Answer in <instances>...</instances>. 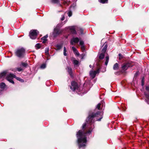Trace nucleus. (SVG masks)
I'll return each instance as SVG.
<instances>
[{
	"mask_svg": "<svg viewBox=\"0 0 149 149\" xmlns=\"http://www.w3.org/2000/svg\"><path fill=\"white\" fill-rule=\"evenodd\" d=\"M62 32V31L59 29L57 27H56L54 28V32L53 33V36L54 37H56Z\"/></svg>",
	"mask_w": 149,
	"mask_h": 149,
	"instance_id": "obj_6",
	"label": "nucleus"
},
{
	"mask_svg": "<svg viewBox=\"0 0 149 149\" xmlns=\"http://www.w3.org/2000/svg\"><path fill=\"white\" fill-rule=\"evenodd\" d=\"M76 6V4L75 3H74L73 4H72V5L71 6V7H73L74 8Z\"/></svg>",
	"mask_w": 149,
	"mask_h": 149,
	"instance_id": "obj_34",
	"label": "nucleus"
},
{
	"mask_svg": "<svg viewBox=\"0 0 149 149\" xmlns=\"http://www.w3.org/2000/svg\"><path fill=\"white\" fill-rule=\"evenodd\" d=\"M14 78H15L18 80H19L22 82L24 81V80L23 79L18 77H17L15 75L11 73L7 75L6 76V79L9 82L12 83L13 84H14V82L13 80V79Z\"/></svg>",
	"mask_w": 149,
	"mask_h": 149,
	"instance_id": "obj_2",
	"label": "nucleus"
},
{
	"mask_svg": "<svg viewBox=\"0 0 149 149\" xmlns=\"http://www.w3.org/2000/svg\"><path fill=\"white\" fill-rule=\"evenodd\" d=\"M62 45L57 44L56 45V47L57 50H59L62 48Z\"/></svg>",
	"mask_w": 149,
	"mask_h": 149,
	"instance_id": "obj_20",
	"label": "nucleus"
},
{
	"mask_svg": "<svg viewBox=\"0 0 149 149\" xmlns=\"http://www.w3.org/2000/svg\"><path fill=\"white\" fill-rule=\"evenodd\" d=\"M72 49L74 53L77 56H79V53L78 51L75 47H72Z\"/></svg>",
	"mask_w": 149,
	"mask_h": 149,
	"instance_id": "obj_13",
	"label": "nucleus"
},
{
	"mask_svg": "<svg viewBox=\"0 0 149 149\" xmlns=\"http://www.w3.org/2000/svg\"><path fill=\"white\" fill-rule=\"evenodd\" d=\"M107 47V45H104L102 50V52L105 53L106 51Z\"/></svg>",
	"mask_w": 149,
	"mask_h": 149,
	"instance_id": "obj_16",
	"label": "nucleus"
},
{
	"mask_svg": "<svg viewBox=\"0 0 149 149\" xmlns=\"http://www.w3.org/2000/svg\"><path fill=\"white\" fill-rule=\"evenodd\" d=\"M38 33V31L37 30H31L29 34L30 38L33 39H36Z\"/></svg>",
	"mask_w": 149,
	"mask_h": 149,
	"instance_id": "obj_4",
	"label": "nucleus"
},
{
	"mask_svg": "<svg viewBox=\"0 0 149 149\" xmlns=\"http://www.w3.org/2000/svg\"><path fill=\"white\" fill-rule=\"evenodd\" d=\"M49 49L48 48H46L45 50V52L46 55H49Z\"/></svg>",
	"mask_w": 149,
	"mask_h": 149,
	"instance_id": "obj_22",
	"label": "nucleus"
},
{
	"mask_svg": "<svg viewBox=\"0 0 149 149\" xmlns=\"http://www.w3.org/2000/svg\"><path fill=\"white\" fill-rule=\"evenodd\" d=\"M89 67L91 68L92 67V65H89Z\"/></svg>",
	"mask_w": 149,
	"mask_h": 149,
	"instance_id": "obj_39",
	"label": "nucleus"
},
{
	"mask_svg": "<svg viewBox=\"0 0 149 149\" xmlns=\"http://www.w3.org/2000/svg\"><path fill=\"white\" fill-rule=\"evenodd\" d=\"M73 63L74 65H78L79 63V61L77 60H73Z\"/></svg>",
	"mask_w": 149,
	"mask_h": 149,
	"instance_id": "obj_23",
	"label": "nucleus"
},
{
	"mask_svg": "<svg viewBox=\"0 0 149 149\" xmlns=\"http://www.w3.org/2000/svg\"><path fill=\"white\" fill-rule=\"evenodd\" d=\"M146 100V102H147V103H148V104H149V102L148 101H147V100Z\"/></svg>",
	"mask_w": 149,
	"mask_h": 149,
	"instance_id": "obj_38",
	"label": "nucleus"
},
{
	"mask_svg": "<svg viewBox=\"0 0 149 149\" xmlns=\"http://www.w3.org/2000/svg\"><path fill=\"white\" fill-rule=\"evenodd\" d=\"M80 30L81 31V34H83V32H82V29H80Z\"/></svg>",
	"mask_w": 149,
	"mask_h": 149,
	"instance_id": "obj_37",
	"label": "nucleus"
},
{
	"mask_svg": "<svg viewBox=\"0 0 149 149\" xmlns=\"http://www.w3.org/2000/svg\"><path fill=\"white\" fill-rule=\"evenodd\" d=\"M99 72V70L94 71L91 70L89 73L90 75L92 78H93L95 77L96 74L98 73Z\"/></svg>",
	"mask_w": 149,
	"mask_h": 149,
	"instance_id": "obj_7",
	"label": "nucleus"
},
{
	"mask_svg": "<svg viewBox=\"0 0 149 149\" xmlns=\"http://www.w3.org/2000/svg\"><path fill=\"white\" fill-rule=\"evenodd\" d=\"M15 54L19 58L23 57L25 54V50L23 48L17 49L15 52Z\"/></svg>",
	"mask_w": 149,
	"mask_h": 149,
	"instance_id": "obj_3",
	"label": "nucleus"
},
{
	"mask_svg": "<svg viewBox=\"0 0 149 149\" xmlns=\"http://www.w3.org/2000/svg\"><path fill=\"white\" fill-rule=\"evenodd\" d=\"M66 49L65 47H64V50H63V54L64 56H66L67 55V54L66 53Z\"/></svg>",
	"mask_w": 149,
	"mask_h": 149,
	"instance_id": "obj_27",
	"label": "nucleus"
},
{
	"mask_svg": "<svg viewBox=\"0 0 149 149\" xmlns=\"http://www.w3.org/2000/svg\"><path fill=\"white\" fill-rule=\"evenodd\" d=\"M103 115V112L100 111L93 113L89 115L87 120L88 121L82 126L83 129L86 127L88 128V130L86 133H85L82 130H80L77 133L78 143L79 148L84 147L86 146L87 140L85 136L86 134H90L94 128L93 124L94 122V119H96L97 121H100L102 118Z\"/></svg>",
	"mask_w": 149,
	"mask_h": 149,
	"instance_id": "obj_1",
	"label": "nucleus"
},
{
	"mask_svg": "<svg viewBox=\"0 0 149 149\" xmlns=\"http://www.w3.org/2000/svg\"><path fill=\"white\" fill-rule=\"evenodd\" d=\"M35 47L37 49L40 48L41 47L40 44V43H37L35 45Z\"/></svg>",
	"mask_w": 149,
	"mask_h": 149,
	"instance_id": "obj_25",
	"label": "nucleus"
},
{
	"mask_svg": "<svg viewBox=\"0 0 149 149\" xmlns=\"http://www.w3.org/2000/svg\"><path fill=\"white\" fill-rule=\"evenodd\" d=\"M103 102V101H102L100 103H99L96 106V108H97L98 110H100V107L101 105H102V103Z\"/></svg>",
	"mask_w": 149,
	"mask_h": 149,
	"instance_id": "obj_19",
	"label": "nucleus"
},
{
	"mask_svg": "<svg viewBox=\"0 0 149 149\" xmlns=\"http://www.w3.org/2000/svg\"><path fill=\"white\" fill-rule=\"evenodd\" d=\"M46 65L45 64H42L40 66V68L42 69H44L46 68Z\"/></svg>",
	"mask_w": 149,
	"mask_h": 149,
	"instance_id": "obj_28",
	"label": "nucleus"
},
{
	"mask_svg": "<svg viewBox=\"0 0 149 149\" xmlns=\"http://www.w3.org/2000/svg\"><path fill=\"white\" fill-rule=\"evenodd\" d=\"M72 13L71 11H69L68 13V16L70 17L72 16Z\"/></svg>",
	"mask_w": 149,
	"mask_h": 149,
	"instance_id": "obj_32",
	"label": "nucleus"
},
{
	"mask_svg": "<svg viewBox=\"0 0 149 149\" xmlns=\"http://www.w3.org/2000/svg\"><path fill=\"white\" fill-rule=\"evenodd\" d=\"M144 81V79L143 78H142V86L143 85H144V84H143Z\"/></svg>",
	"mask_w": 149,
	"mask_h": 149,
	"instance_id": "obj_36",
	"label": "nucleus"
},
{
	"mask_svg": "<svg viewBox=\"0 0 149 149\" xmlns=\"http://www.w3.org/2000/svg\"><path fill=\"white\" fill-rule=\"evenodd\" d=\"M131 66V65L129 63H125L122 65V68L123 70H127L128 68Z\"/></svg>",
	"mask_w": 149,
	"mask_h": 149,
	"instance_id": "obj_9",
	"label": "nucleus"
},
{
	"mask_svg": "<svg viewBox=\"0 0 149 149\" xmlns=\"http://www.w3.org/2000/svg\"><path fill=\"white\" fill-rule=\"evenodd\" d=\"M109 61V56H107L106 57V61L105 62V65H107Z\"/></svg>",
	"mask_w": 149,
	"mask_h": 149,
	"instance_id": "obj_21",
	"label": "nucleus"
},
{
	"mask_svg": "<svg viewBox=\"0 0 149 149\" xmlns=\"http://www.w3.org/2000/svg\"><path fill=\"white\" fill-rule=\"evenodd\" d=\"M1 94L2 93H1V92H0V95H1Z\"/></svg>",
	"mask_w": 149,
	"mask_h": 149,
	"instance_id": "obj_40",
	"label": "nucleus"
},
{
	"mask_svg": "<svg viewBox=\"0 0 149 149\" xmlns=\"http://www.w3.org/2000/svg\"><path fill=\"white\" fill-rule=\"evenodd\" d=\"M108 0H99V1L101 3H107Z\"/></svg>",
	"mask_w": 149,
	"mask_h": 149,
	"instance_id": "obj_24",
	"label": "nucleus"
},
{
	"mask_svg": "<svg viewBox=\"0 0 149 149\" xmlns=\"http://www.w3.org/2000/svg\"><path fill=\"white\" fill-rule=\"evenodd\" d=\"M66 69L67 70L68 72L69 73L70 76L72 77L73 75L72 74V69L70 68L67 67Z\"/></svg>",
	"mask_w": 149,
	"mask_h": 149,
	"instance_id": "obj_12",
	"label": "nucleus"
},
{
	"mask_svg": "<svg viewBox=\"0 0 149 149\" xmlns=\"http://www.w3.org/2000/svg\"><path fill=\"white\" fill-rule=\"evenodd\" d=\"M79 45L81 46V49L82 51L85 50L84 45V42L82 41H80L79 42Z\"/></svg>",
	"mask_w": 149,
	"mask_h": 149,
	"instance_id": "obj_11",
	"label": "nucleus"
},
{
	"mask_svg": "<svg viewBox=\"0 0 149 149\" xmlns=\"http://www.w3.org/2000/svg\"><path fill=\"white\" fill-rule=\"evenodd\" d=\"M47 37L48 36L47 35L42 38L41 39L43 41V43H45L47 41Z\"/></svg>",
	"mask_w": 149,
	"mask_h": 149,
	"instance_id": "obj_17",
	"label": "nucleus"
},
{
	"mask_svg": "<svg viewBox=\"0 0 149 149\" xmlns=\"http://www.w3.org/2000/svg\"><path fill=\"white\" fill-rule=\"evenodd\" d=\"M62 17L61 18V20L63 21L64 19H65L64 16L63 15H62Z\"/></svg>",
	"mask_w": 149,
	"mask_h": 149,
	"instance_id": "obj_35",
	"label": "nucleus"
},
{
	"mask_svg": "<svg viewBox=\"0 0 149 149\" xmlns=\"http://www.w3.org/2000/svg\"><path fill=\"white\" fill-rule=\"evenodd\" d=\"M6 86V85L5 83H2L0 84V88H4L5 86Z\"/></svg>",
	"mask_w": 149,
	"mask_h": 149,
	"instance_id": "obj_26",
	"label": "nucleus"
},
{
	"mask_svg": "<svg viewBox=\"0 0 149 149\" xmlns=\"http://www.w3.org/2000/svg\"><path fill=\"white\" fill-rule=\"evenodd\" d=\"M17 70L19 72H20L23 70V69L21 68H17Z\"/></svg>",
	"mask_w": 149,
	"mask_h": 149,
	"instance_id": "obj_33",
	"label": "nucleus"
},
{
	"mask_svg": "<svg viewBox=\"0 0 149 149\" xmlns=\"http://www.w3.org/2000/svg\"><path fill=\"white\" fill-rule=\"evenodd\" d=\"M59 0H52V2L54 3H57L59 1Z\"/></svg>",
	"mask_w": 149,
	"mask_h": 149,
	"instance_id": "obj_30",
	"label": "nucleus"
},
{
	"mask_svg": "<svg viewBox=\"0 0 149 149\" xmlns=\"http://www.w3.org/2000/svg\"><path fill=\"white\" fill-rule=\"evenodd\" d=\"M70 32L73 34H76V32L75 30V27L74 26H70L68 27Z\"/></svg>",
	"mask_w": 149,
	"mask_h": 149,
	"instance_id": "obj_10",
	"label": "nucleus"
},
{
	"mask_svg": "<svg viewBox=\"0 0 149 149\" xmlns=\"http://www.w3.org/2000/svg\"><path fill=\"white\" fill-rule=\"evenodd\" d=\"M119 65L118 63H116L114 64L113 67V70H117L119 69Z\"/></svg>",
	"mask_w": 149,
	"mask_h": 149,
	"instance_id": "obj_15",
	"label": "nucleus"
},
{
	"mask_svg": "<svg viewBox=\"0 0 149 149\" xmlns=\"http://www.w3.org/2000/svg\"><path fill=\"white\" fill-rule=\"evenodd\" d=\"M71 86H70V89L73 91H75V90H78L79 87L77 82L73 81L71 82Z\"/></svg>",
	"mask_w": 149,
	"mask_h": 149,
	"instance_id": "obj_5",
	"label": "nucleus"
},
{
	"mask_svg": "<svg viewBox=\"0 0 149 149\" xmlns=\"http://www.w3.org/2000/svg\"><path fill=\"white\" fill-rule=\"evenodd\" d=\"M79 41V39L78 38H73L70 40V44L71 45H73L74 43H76L78 42Z\"/></svg>",
	"mask_w": 149,
	"mask_h": 149,
	"instance_id": "obj_8",
	"label": "nucleus"
},
{
	"mask_svg": "<svg viewBox=\"0 0 149 149\" xmlns=\"http://www.w3.org/2000/svg\"><path fill=\"white\" fill-rule=\"evenodd\" d=\"M22 65L25 67H26L27 66V64L26 63H21Z\"/></svg>",
	"mask_w": 149,
	"mask_h": 149,
	"instance_id": "obj_29",
	"label": "nucleus"
},
{
	"mask_svg": "<svg viewBox=\"0 0 149 149\" xmlns=\"http://www.w3.org/2000/svg\"><path fill=\"white\" fill-rule=\"evenodd\" d=\"M104 53L102 52L99 55V58L100 59H103L104 56Z\"/></svg>",
	"mask_w": 149,
	"mask_h": 149,
	"instance_id": "obj_18",
	"label": "nucleus"
},
{
	"mask_svg": "<svg viewBox=\"0 0 149 149\" xmlns=\"http://www.w3.org/2000/svg\"><path fill=\"white\" fill-rule=\"evenodd\" d=\"M7 73L6 71H4L0 74V77L1 78H3L6 76V75Z\"/></svg>",
	"mask_w": 149,
	"mask_h": 149,
	"instance_id": "obj_14",
	"label": "nucleus"
},
{
	"mask_svg": "<svg viewBox=\"0 0 149 149\" xmlns=\"http://www.w3.org/2000/svg\"><path fill=\"white\" fill-rule=\"evenodd\" d=\"M145 95L147 99L149 100V95L145 93Z\"/></svg>",
	"mask_w": 149,
	"mask_h": 149,
	"instance_id": "obj_31",
	"label": "nucleus"
}]
</instances>
